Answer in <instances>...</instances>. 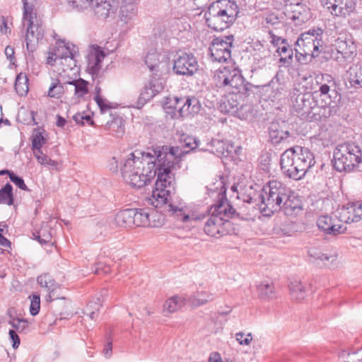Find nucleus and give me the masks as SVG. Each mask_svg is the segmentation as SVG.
<instances>
[{"instance_id": "nucleus-1", "label": "nucleus", "mask_w": 362, "mask_h": 362, "mask_svg": "<svg viewBox=\"0 0 362 362\" xmlns=\"http://www.w3.org/2000/svg\"><path fill=\"white\" fill-rule=\"evenodd\" d=\"M153 151V154L138 153L141 156L131 153L121 166L122 177L132 187L141 188L157 175L152 204L156 207L164 206L168 211H180L181 206L168 203L171 194L175 192V175L173 171L180 168L182 158L189 151H183L178 146H162Z\"/></svg>"}, {"instance_id": "nucleus-2", "label": "nucleus", "mask_w": 362, "mask_h": 362, "mask_svg": "<svg viewBox=\"0 0 362 362\" xmlns=\"http://www.w3.org/2000/svg\"><path fill=\"white\" fill-rule=\"evenodd\" d=\"M216 86L226 88V91L235 97L237 103L233 107H237V114L242 119H246L249 115L247 110V93L249 83H245V79L240 70L223 67L215 74Z\"/></svg>"}, {"instance_id": "nucleus-3", "label": "nucleus", "mask_w": 362, "mask_h": 362, "mask_svg": "<svg viewBox=\"0 0 362 362\" xmlns=\"http://www.w3.org/2000/svg\"><path fill=\"white\" fill-rule=\"evenodd\" d=\"M315 158L308 148L299 146L286 149L281 156L280 165L283 173L289 178L299 180L312 166Z\"/></svg>"}, {"instance_id": "nucleus-4", "label": "nucleus", "mask_w": 362, "mask_h": 362, "mask_svg": "<svg viewBox=\"0 0 362 362\" xmlns=\"http://www.w3.org/2000/svg\"><path fill=\"white\" fill-rule=\"evenodd\" d=\"M322 35L323 30L320 28L310 29L300 35L295 48L296 57L299 62L306 64L307 57H318L324 46Z\"/></svg>"}, {"instance_id": "nucleus-5", "label": "nucleus", "mask_w": 362, "mask_h": 362, "mask_svg": "<svg viewBox=\"0 0 362 362\" xmlns=\"http://www.w3.org/2000/svg\"><path fill=\"white\" fill-rule=\"evenodd\" d=\"M362 163V149L353 142H345L336 146L332 165L338 172H351Z\"/></svg>"}, {"instance_id": "nucleus-6", "label": "nucleus", "mask_w": 362, "mask_h": 362, "mask_svg": "<svg viewBox=\"0 0 362 362\" xmlns=\"http://www.w3.org/2000/svg\"><path fill=\"white\" fill-rule=\"evenodd\" d=\"M265 194L259 204V211L264 216H270L274 212L281 210L284 199L287 193H289V188L281 182L273 180L267 182Z\"/></svg>"}, {"instance_id": "nucleus-7", "label": "nucleus", "mask_w": 362, "mask_h": 362, "mask_svg": "<svg viewBox=\"0 0 362 362\" xmlns=\"http://www.w3.org/2000/svg\"><path fill=\"white\" fill-rule=\"evenodd\" d=\"M293 88L290 93L291 110L301 119L308 118L310 105L314 103L313 94L305 91L303 87Z\"/></svg>"}, {"instance_id": "nucleus-8", "label": "nucleus", "mask_w": 362, "mask_h": 362, "mask_svg": "<svg viewBox=\"0 0 362 362\" xmlns=\"http://www.w3.org/2000/svg\"><path fill=\"white\" fill-rule=\"evenodd\" d=\"M23 1V18L28 20V26L25 35L27 50L33 52L36 49L38 41L44 37V28L41 24L34 23L32 21V8L28 7L27 0Z\"/></svg>"}, {"instance_id": "nucleus-9", "label": "nucleus", "mask_w": 362, "mask_h": 362, "mask_svg": "<svg viewBox=\"0 0 362 362\" xmlns=\"http://www.w3.org/2000/svg\"><path fill=\"white\" fill-rule=\"evenodd\" d=\"M233 40V35L218 37L214 39L209 49L212 60L226 62L230 59Z\"/></svg>"}, {"instance_id": "nucleus-10", "label": "nucleus", "mask_w": 362, "mask_h": 362, "mask_svg": "<svg viewBox=\"0 0 362 362\" xmlns=\"http://www.w3.org/2000/svg\"><path fill=\"white\" fill-rule=\"evenodd\" d=\"M87 5H79L81 8L90 6L100 20L114 18L119 6L117 0H86Z\"/></svg>"}, {"instance_id": "nucleus-11", "label": "nucleus", "mask_w": 362, "mask_h": 362, "mask_svg": "<svg viewBox=\"0 0 362 362\" xmlns=\"http://www.w3.org/2000/svg\"><path fill=\"white\" fill-rule=\"evenodd\" d=\"M198 62L192 53L182 52L174 59L173 71L180 76H192L198 71Z\"/></svg>"}, {"instance_id": "nucleus-12", "label": "nucleus", "mask_w": 362, "mask_h": 362, "mask_svg": "<svg viewBox=\"0 0 362 362\" xmlns=\"http://www.w3.org/2000/svg\"><path fill=\"white\" fill-rule=\"evenodd\" d=\"M321 4L333 16L345 18L355 11L356 0H321Z\"/></svg>"}, {"instance_id": "nucleus-13", "label": "nucleus", "mask_w": 362, "mask_h": 362, "mask_svg": "<svg viewBox=\"0 0 362 362\" xmlns=\"http://www.w3.org/2000/svg\"><path fill=\"white\" fill-rule=\"evenodd\" d=\"M175 194V192L171 194L170 198L168 199V203H173L175 206H177L175 202L173 200V196ZM177 206H181V209L180 211L176 212L165 211L164 206L157 207V209H161V212H158V211L151 209H148V219H149V225H148V227L158 228L163 226L165 221V217L163 214H162L163 212L168 213L170 215L176 214L177 216L182 221V222H187L189 219V216L182 214L183 206L182 203L180 202ZM155 207L156 208V206Z\"/></svg>"}, {"instance_id": "nucleus-14", "label": "nucleus", "mask_w": 362, "mask_h": 362, "mask_svg": "<svg viewBox=\"0 0 362 362\" xmlns=\"http://www.w3.org/2000/svg\"><path fill=\"white\" fill-rule=\"evenodd\" d=\"M226 189L222 185L221 191L218 193V199L216 204L211 206L209 211L211 216L223 218L224 221H228V218L239 216V214H236L235 210L228 203L226 197Z\"/></svg>"}, {"instance_id": "nucleus-15", "label": "nucleus", "mask_w": 362, "mask_h": 362, "mask_svg": "<svg viewBox=\"0 0 362 362\" xmlns=\"http://www.w3.org/2000/svg\"><path fill=\"white\" fill-rule=\"evenodd\" d=\"M223 218L216 216H208L204 226L205 233L216 238L228 234L230 223L229 221H224Z\"/></svg>"}, {"instance_id": "nucleus-16", "label": "nucleus", "mask_w": 362, "mask_h": 362, "mask_svg": "<svg viewBox=\"0 0 362 362\" xmlns=\"http://www.w3.org/2000/svg\"><path fill=\"white\" fill-rule=\"evenodd\" d=\"M106 57L105 52L97 45H92V49L87 56V71L93 79L99 77L102 68V62Z\"/></svg>"}, {"instance_id": "nucleus-17", "label": "nucleus", "mask_w": 362, "mask_h": 362, "mask_svg": "<svg viewBox=\"0 0 362 362\" xmlns=\"http://www.w3.org/2000/svg\"><path fill=\"white\" fill-rule=\"evenodd\" d=\"M168 62L169 58L166 55L159 54L155 50L148 52L145 57V64L155 76L159 75L165 69Z\"/></svg>"}, {"instance_id": "nucleus-18", "label": "nucleus", "mask_w": 362, "mask_h": 362, "mask_svg": "<svg viewBox=\"0 0 362 362\" xmlns=\"http://www.w3.org/2000/svg\"><path fill=\"white\" fill-rule=\"evenodd\" d=\"M206 23L209 28L216 31H222L228 28L233 22V17H230L226 11L218 10L216 13L211 14L206 19Z\"/></svg>"}, {"instance_id": "nucleus-19", "label": "nucleus", "mask_w": 362, "mask_h": 362, "mask_svg": "<svg viewBox=\"0 0 362 362\" xmlns=\"http://www.w3.org/2000/svg\"><path fill=\"white\" fill-rule=\"evenodd\" d=\"M281 210L286 216L298 214L302 210V201L299 196L289 189V193H287L285 199H284Z\"/></svg>"}, {"instance_id": "nucleus-20", "label": "nucleus", "mask_w": 362, "mask_h": 362, "mask_svg": "<svg viewBox=\"0 0 362 362\" xmlns=\"http://www.w3.org/2000/svg\"><path fill=\"white\" fill-rule=\"evenodd\" d=\"M286 124L282 122H272L269 127V136L273 144H279L286 141L290 136V132L286 128Z\"/></svg>"}, {"instance_id": "nucleus-21", "label": "nucleus", "mask_w": 362, "mask_h": 362, "mask_svg": "<svg viewBox=\"0 0 362 362\" xmlns=\"http://www.w3.org/2000/svg\"><path fill=\"white\" fill-rule=\"evenodd\" d=\"M341 220L350 223L358 222L362 219V201H356L347 204L346 208L342 209Z\"/></svg>"}, {"instance_id": "nucleus-22", "label": "nucleus", "mask_w": 362, "mask_h": 362, "mask_svg": "<svg viewBox=\"0 0 362 362\" xmlns=\"http://www.w3.org/2000/svg\"><path fill=\"white\" fill-rule=\"evenodd\" d=\"M289 18L295 22L296 25H301L307 22L311 17L310 8L302 3L290 5Z\"/></svg>"}, {"instance_id": "nucleus-23", "label": "nucleus", "mask_w": 362, "mask_h": 362, "mask_svg": "<svg viewBox=\"0 0 362 362\" xmlns=\"http://www.w3.org/2000/svg\"><path fill=\"white\" fill-rule=\"evenodd\" d=\"M317 226L321 230L327 235H337L342 234L346 230V227L342 224L335 225L332 223V219L329 216H321L317 221Z\"/></svg>"}, {"instance_id": "nucleus-24", "label": "nucleus", "mask_w": 362, "mask_h": 362, "mask_svg": "<svg viewBox=\"0 0 362 362\" xmlns=\"http://www.w3.org/2000/svg\"><path fill=\"white\" fill-rule=\"evenodd\" d=\"M266 186L267 183L262 180H258L257 182L252 181V184L250 183V204H255L254 209H259V204L262 203L265 194Z\"/></svg>"}, {"instance_id": "nucleus-25", "label": "nucleus", "mask_w": 362, "mask_h": 362, "mask_svg": "<svg viewBox=\"0 0 362 362\" xmlns=\"http://www.w3.org/2000/svg\"><path fill=\"white\" fill-rule=\"evenodd\" d=\"M288 286L291 296L293 299L298 300L304 299L310 288L308 284L297 279L292 280Z\"/></svg>"}, {"instance_id": "nucleus-26", "label": "nucleus", "mask_w": 362, "mask_h": 362, "mask_svg": "<svg viewBox=\"0 0 362 362\" xmlns=\"http://www.w3.org/2000/svg\"><path fill=\"white\" fill-rule=\"evenodd\" d=\"M334 47L339 54L345 59L352 58L356 52V46L351 40L338 37L335 40Z\"/></svg>"}, {"instance_id": "nucleus-27", "label": "nucleus", "mask_w": 362, "mask_h": 362, "mask_svg": "<svg viewBox=\"0 0 362 362\" xmlns=\"http://www.w3.org/2000/svg\"><path fill=\"white\" fill-rule=\"evenodd\" d=\"M137 15V6L132 3L123 4L119 12L118 21L122 25L131 23Z\"/></svg>"}, {"instance_id": "nucleus-28", "label": "nucleus", "mask_w": 362, "mask_h": 362, "mask_svg": "<svg viewBox=\"0 0 362 362\" xmlns=\"http://www.w3.org/2000/svg\"><path fill=\"white\" fill-rule=\"evenodd\" d=\"M348 79L346 82L347 87H353L354 88H362V63L350 67L348 71Z\"/></svg>"}, {"instance_id": "nucleus-29", "label": "nucleus", "mask_w": 362, "mask_h": 362, "mask_svg": "<svg viewBox=\"0 0 362 362\" xmlns=\"http://www.w3.org/2000/svg\"><path fill=\"white\" fill-rule=\"evenodd\" d=\"M136 209H126L117 212L115 216V223L120 227H132L134 226V217Z\"/></svg>"}, {"instance_id": "nucleus-30", "label": "nucleus", "mask_w": 362, "mask_h": 362, "mask_svg": "<svg viewBox=\"0 0 362 362\" xmlns=\"http://www.w3.org/2000/svg\"><path fill=\"white\" fill-rule=\"evenodd\" d=\"M339 106L335 101L329 100L327 102L325 98L321 99L320 112L317 116V121L325 119L337 113Z\"/></svg>"}, {"instance_id": "nucleus-31", "label": "nucleus", "mask_w": 362, "mask_h": 362, "mask_svg": "<svg viewBox=\"0 0 362 362\" xmlns=\"http://www.w3.org/2000/svg\"><path fill=\"white\" fill-rule=\"evenodd\" d=\"M258 296L264 300H271L276 298V293L272 282L264 281L257 286Z\"/></svg>"}, {"instance_id": "nucleus-32", "label": "nucleus", "mask_w": 362, "mask_h": 362, "mask_svg": "<svg viewBox=\"0 0 362 362\" xmlns=\"http://www.w3.org/2000/svg\"><path fill=\"white\" fill-rule=\"evenodd\" d=\"M67 82L61 83L59 78H52V83L48 90L47 95L49 98L59 99L65 92V85Z\"/></svg>"}, {"instance_id": "nucleus-33", "label": "nucleus", "mask_w": 362, "mask_h": 362, "mask_svg": "<svg viewBox=\"0 0 362 362\" xmlns=\"http://www.w3.org/2000/svg\"><path fill=\"white\" fill-rule=\"evenodd\" d=\"M67 83L74 86V95L76 98H83L89 93L88 81L81 78L69 81Z\"/></svg>"}, {"instance_id": "nucleus-34", "label": "nucleus", "mask_w": 362, "mask_h": 362, "mask_svg": "<svg viewBox=\"0 0 362 362\" xmlns=\"http://www.w3.org/2000/svg\"><path fill=\"white\" fill-rule=\"evenodd\" d=\"M325 77V80L327 81V83H325L320 86V92L322 98H325V100L328 99L329 100H331L332 95H335L337 96V94L335 89L331 91V88L335 87V81L334 78L330 75L327 74Z\"/></svg>"}, {"instance_id": "nucleus-35", "label": "nucleus", "mask_w": 362, "mask_h": 362, "mask_svg": "<svg viewBox=\"0 0 362 362\" xmlns=\"http://www.w3.org/2000/svg\"><path fill=\"white\" fill-rule=\"evenodd\" d=\"M308 256L313 259V262L320 264V262H321L324 265H327V262H332L337 259L335 255H329L327 254L322 253L316 249L309 250Z\"/></svg>"}, {"instance_id": "nucleus-36", "label": "nucleus", "mask_w": 362, "mask_h": 362, "mask_svg": "<svg viewBox=\"0 0 362 362\" xmlns=\"http://www.w3.org/2000/svg\"><path fill=\"white\" fill-rule=\"evenodd\" d=\"M13 186L7 182L0 189V204L11 206L14 204Z\"/></svg>"}, {"instance_id": "nucleus-37", "label": "nucleus", "mask_w": 362, "mask_h": 362, "mask_svg": "<svg viewBox=\"0 0 362 362\" xmlns=\"http://www.w3.org/2000/svg\"><path fill=\"white\" fill-rule=\"evenodd\" d=\"M64 48L66 49V52L63 53L62 55L58 53H54L52 56H49L47 57V64L53 66V62H55L57 59L67 60L68 58L71 61L73 62L74 65L75 66L74 57L76 54V52L74 50V47L71 49L69 45H64Z\"/></svg>"}, {"instance_id": "nucleus-38", "label": "nucleus", "mask_w": 362, "mask_h": 362, "mask_svg": "<svg viewBox=\"0 0 362 362\" xmlns=\"http://www.w3.org/2000/svg\"><path fill=\"white\" fill-rule=\"evenodd\" d=\"M38 284L53 293L59 287V284L48 274H43L37 278Z\"/></svg>"}, {"instance_id": "nucleus-39", "label": "nucleus", "mask_w": 362, "mask_h": 362, "mask_svg": "<svg viewBox=\"0 0 362 362\" xmlns=\"http://www.w3.org/2000/svg\"><path fill=\"white\" fill-rule=\"evenodd\" d=\"M14 88L19 95H24L28 92V78L26 75L20 73L16 78Z\"/></svg>"}, {"instance_id": "nucleus-40", "label": "nucleus", "mask_w": 362, "mask_h": 362, "mask_svg": "<svg viewBox=\"0 0 362 362\" xmlns=\"http://www.w3.org/2000/svg\"><path fill=\"white\" fill-rule=\"evenodd\" d=\"M175 109L178 110L180 115L190 114L192 97L175 98Z\"/></svg>"}, {"instance_id": "nucleus-41", "label": "nucleus", "mask_w": 362, "mask_h": 362, "mask_svg": "<svg viewBox=\"0 0 362 362\" xmlns=\"http://www.w3.org/2000/svg\"><path fill=\"white\" fill-rule=\"evenodd\" d=\"M276 51L281 56L279 62L288 66L293 59V52L292 48L286 42L281 46H279Z\"/></svg>"}, {"instance_id": "nucleus-42", "label": "nucleus", "mask_w": 362, "mask_h": 362, "mask_svg": "<svg viewBox=\"0 0 362 362\" xmlns=\"http://www.w3.org/2000/svg\"><path fill=\"white\" fill-rule=\"evenodd\" d=\"M211 146L218 156H227L233 148V146L218 139L211 141Z\"/></svg>"}, {"instance_id": "nucleus-43", "label": "nucleus", "mask_w": 362, "mask_h": 362, "mask_svg": "<svg viewBox=\"0 0 362 362\" xmlns=\"http://www.w3.org/2000/svg\"><path fill=\"white\" fill-rule=\"evenodd\" d=\"M217 3L225 6V8H220L219 10L221 11H226L228 15H230V17H233V21H234L236 18L241 16L239 8H236L235 5H232V4L235 3V0H218Z\"/></svg>"}, {"instance_id": "nucleus-44", "label": "nucleus", "mask_w": 362, "mask_h": 362, "mask_svg": "<svg viewBox=\"0 0 362 362\" xmlns=\"http://www.w3.org/2000/svg\"><path fill=\"white\" fill-rule=\"evenodd\" d=\"M148 208L136 209L135 216L134 217V226L148 227L149 219H148Z\"/></svg>"}, {"instance_id": "nucleus-45", "label": "nucleus", "mask_w": 362, "mask_h": 362, "mask_svg": "<svg viewBox=\"0 0 362 362\" xmlns=\"http://www.w3.org/2000/svg\"><path fill=\"white\" fill-rule=\"evenodd\" d=\"M108 129L114 132L116 136H122L124 133V121L121 117H115L111 122H107Z\"/></svg>"}, {"instance_id": "nucleus-46", "label": "nucleus", "mask_w": 362, "mask_h": 362, "mask_svg": "<svg viewBox=\"0 0 362 362\" xmlns=\"http://www.w3.org/2000/svg\"><path fill=\"white\" fill-rule=\"evenodd\" d=\"M185 304L183 300L178 296H173L170 298L163 305L164 310H167L169 313H174L178 309L181 308Z\"/></svg>"}, {"instance_id": "nucleus-47", "label": "nucleus", "mask_w": 362, "mask_h": 362, "mask_svg": "<svg viewBox=\"0 0 362 362\" xmlns=\"http://www.w3.org/2000/svg\"><path fill=\"white\" fill-rule=\"evenodd\" d=\"M180 141L183 147L188 148L190 151L196 149L200 144L197 138L185 134L181 136Z\"/></svg>"}, {"instance_id": "nucleus-48", "label": "nucleus", "mask_w": 362, "mask_h": 362, "mask_svg": "<svg viewBox=\"0 0 362 362\" xmlns=\"http://www.w3.org/2000/svg\"><path fill=\"white\" fill-rule=\"evenodd\" d=\"M100 299L97 298V301H90L86 308L85 314L89 316L91 320H96L98 317V311L101 305L99 303Z\"/></svg>"}, {"instance_id": "nucleus-49", "label": "nucleus", "mask_w": 362, "mask_h": 362, "mask_svg": "<svg viewBox=\"0 0 362 362\" xmlns=\"http://www.w3.org/2000/svg\"><path fill=\"white\" fill-rule=\"evenodd\" d=\"M47 139L43 136L42 132L37 131L33 135L32 139V150L35 152V150L38 153H42V146L46 143Z\"/></svg>"}, {"instance_id": "nucleus-50", "label": "nucleus", "mask_w": 362, "mask_h": 362, "mask_svg": "<svg viewBox=\"0 0 362 362\" xmlns=\"http://www.w3.org/2000/svg\"><path fill=\"white\" fill-rule=\"evenodd\" d=\"M34 239L39 241L41 245L48 243L52 238V235L45 228H41L39 230L33 233Z\"/></svg>"}, {"instance_id": "nucleus-51", "label": "nucleus", "mask_w": 362, "mask_h": 362, "mask_svg": "<svg viewBox=\"0 0 362 362\" xmlns=\"http://www.w3.org/2000/svg\"><path fill=\"white\" fill-rule=\"evenodd\" d=\"M271 160L272 155L269 152L262 153L259 158V166L266 173L269 172Z\"/></svg>"}, {"instance_id": "nucleus-52", "label": "nucleus", "mask_w": 362, "mask_h": 362, "mask_svg": "<svg viewBox=\"0 0 362 362\" xmlns=\"http://www.w3.org/2000/svg\"><path fill=\"white\" fill-rule=\"evenodd\" d=\"M30 299V313L32 316L37 315L40 309V296L39 294L33 293L29 296Z\"/></svg>"}, {"instance_id": "nucleus-53", "label": "nucleus", "mask_w": 362, "mask_h": 362, "mask_svg": "<svg viewBox=\"0 0 362 362\" xmlns=\"http://www.w3.org/2000/svg\"><path fill=\"white\" fill-rule=\"evenodd\" d=\"M213 300V296L206 292L198 293L192 300V303L195 306H199Z\"/></svg>"}, {"instance_id": "nucleus-54", "label": "nucleus", "mask_w": 362, "mask_h": 362, "mask_svg": "<svg viewBox=\"0 0 362 362\" xmlns=\"http://www.w3.org/2000/svg\"><path fill=\"white\" fill-rule=\"evenodd\" d=\"M311 109L309 110V113L308 115V118L304 119L303 120L308 121H317V116L319 112H320V103L315 100L314 98V103L310 105Z\"/></svg>"}, {"instance_id": "nucleus-55", "label": "nucleus", "mask_w": 362, "mask_h": 362, "mask_svg": "<svg viewBox=\"0 0 362 362\" xmlns=\"http://www.w3.org/2000/svg\"><path fill=\"white\" fill-rule=\"evenodd\" d=\"M8 324L12 326L16 332H21L28 327V322L25 319H20L18 317L9 320Z\"/></svg>"}, {"instance_id": "nucleus-56", "label": "nucleus", "mask_w": 362, "mask_h": 362, "mask_svg": "<svg viewBox=\"0 0 362 362\" xmlns=\"http://www.w3.org/2000/svg\"><path fill=\"white\" fill-rule=\"evenodd\" d=\"M146 86L155 95L163 89V82L155 77H153Z\"/></svg>"}, {"instance_id": "nucleus-57", "label": "nucleus", "mask_w": 362, "mask_h": 362, "mask_svg": "<svg viewBox=\"0 0 362 362\" xmlns=\"http://www.w3.org/2000/svg\"><path fill=\"white\" fill-rule=\"evenodd\" d=\"M9 179L13 183H14L21 189L25 190V191H30V189L28 188L27 185H25L23 177L18 176L13 172H12L11 173V175H9Z\"/></svg>"}, {"instance_id": "nucleus-58", "label": "nucleus", "mask_w": 362, "mask_h": 362, "mask_svg": "<svg viewBox=\"0 0 362 362\" xmlns=\"http://www.w3.org/2000/svg\"><path fill=\"white\" fill-rule=\"evenodd\" d=\"M248 2L249 0H235V3L232 4V5H235L236 8H238L241 16H243L248 14Z\"/></svg>"}, {"instance_id": "nucleus-59", "label": "nucleus", "mask_w": 362, "mask_h": 362, "mask_svg": "<svg viewBox=\"0 0 362 362\" xmlns=\"http://www.w3.org/2000/svg\"><path fill=\"white\" fill-rule=\"evenodd\" d=\"M264 21L267 25H271L275 27L283 25V21L274 13L267 15L264 18Z\"/></svg>"}, {"instance_id": "nucleus-60", "label": "nucleus", "mask_w": 362, "mask_h": 362, "mask_svg": "<svg viewBox=\"0 0 362 362\" xmlns=\"http://www.w3.org/2000/svg\"><path fill=\"white\" fill-rule=\"evenodd\" d=\"M347 362H362V349L347 354Z\"/></svg>"}, {"instance_id": "nucleus-61", "label": "nucleus", "mask_w": 362, "mask_h": 362, "mask_svg": "<svg viewBox=\"0 0 362 362\" xmlns=\"http://www.w3.org/2000/svg\"><path fill=\"white\" fill-rule=\"evenodd\" d=\"M92 271L96 274H105L110 272V269L107 265L98 262L92 268Z\"/></svg>"}, {"instance_id": "nucleus-62", "label": "nucleus", "mask_w": 362, "mask_h": 362, "mask_svg": "<svg viewBox=\"0 0 362 362\" xmlns=\"http://www.w3.org/2000/svg\"><path fill=\"white\" fill-rule=\"evenodd\" d=\"M94 100L101 112H104L105 110L111 108V106L106 103V100L101 95H95Z\"/></svg>"}, {"instance_id": "nucleus-63", "label": "nucleus", "mask_w": 362, "mask_h": 362, "mask_svg": "<svg viewBox=\"0 0 362 362\" xmlns=\"http://www.w3.org/2000/svg\"><path fill=\"white\" fill-rule=\"evenodd\" d=\"M9 338L12 341V346L14 349H17L20 345V337L16 332L13 329H10L8 332Z\"/></svg>"}, {"instance_id": "nucleus-64", "label": "nucleus", "mask_w": 362, "mask_h": 362, "mask_svg": "<svg viewBox=\"0 0 362 362\" xmlns=\"http://www.w3.org/2000/svg\"><path fill=\"white\" fill-rule=\"evenodd\" d=\"M202 105L199 100L194 96H192V101L191 104L190 114H198L201 110Z\"/></svg>"}]
</instances>
